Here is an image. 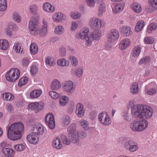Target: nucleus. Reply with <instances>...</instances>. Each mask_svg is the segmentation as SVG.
<instances>
[{
    "instance_id": "f704fd0d",
    "label": "nucleus",
    "mask_w": 157,
    "mask_h": 157,
    "mask_svg": "<svg viewBox=\"0 0 157 157\" xmlns=\"http://www.w3.org/2000/svg\"><path fill=\"white\" fill-rule=\"evenodd\" d=\"M137 83L136 82H134L132 84L131 88L130 89L131 93L135 94L137 93Z\"/></svg>"
},
{
    "instance_id": "7ed1b4c3",
    "label": "nucleus",
    "mask_w": 157,
    "mask_h": 157,
    "mask_svg": "<svg viewBox=\"0 0 157 157\" xmlns=\"http://www.w3.org/2000/svg\"><path fill=\"white\" fill-rule=\"evenodd\" d=\"M138 117L148 119L152 117L153 110L149 106L144 104L138 105Z\"/></svg>"
},
{
    "instance_id": "4d7b16f0",
    "label": "nucleus",
    "mask_w": 157,
    "mask_h": 157,
    "mask_svg": "<svg viewBox=\"0 0 157 157\" xmlns=\"http://www.w3.org/2000/svg\"><path fill=\"white\" fill-rule=\"evenodd\" d=\"M131 9L136 13H137V3L136 2L131 4L130 6Z\"/></svg>"
},
{
    "instance_id": "2f4dec72",
    "label": "nucleus",
    "mask_w": 157,
    "mask_h": 157,
    "mask_svg": "<svg viewBox=\"0 0 157 157\" xmlns=\"http://www.w3.org/2000/svg\"><path fill=\"white\" fill-rule=\"evenodd\" d=\"M64 31L63 27L62 25H59L56 27L55 32L57 34L61 35L63 33Z\"/></svg>"
},
{
    "instance_id": "e433bc0d",
    "label": "nucleus",
    "mask_w": 157,
    "mask_h": 157,
    "mask_svg": "<svg viewBox=\"0 0 157 157\" xmlns=\"http://www.w3.org/2000/svg\"><path fill=\"white\" fill-rule=\"evenodd\" d=\"M28 78L26 77L21 78L19 80L18 83V85L19 87L25 85L28 82Z\"/></svg>"
},
{
    "instance_id": "412c9836",
    "label": "nucleus",
    "mask_w": 157,
    "mask_h": 157,
    "mask_svg": "<svg viewBox=\"0 0 157 157\" xmlns=\"http://www.w3.org/2000/svg\"><path fill=\"white\" fill-rule=\"evenodd\" d=\"M124 6V4L123 3L115 6L112 9L113 12L115 13H118L123 9Z\"/></svg>"
},
{
    "instance_id": "774afa93",
    "label": "nucleus",
    "mask_w": 157,
    "mask_h": 157,
    "mask_svg": "<svg viewBox=\"0 0 157 157\" xmlns=\"http://www.w3.org/2000/svg\"><path fill=\"white\" fill-rule=\"evenodd\" d=\"M97 113L96 112L93 111L90 113V118L92 119H94L96 117Z\"/></svg>"
},
{
    "instance_id": "8fccbe9b",
    "label": "nucleus",
    "mask_w": 157,
    "mask_h": 157,
    "mask_svg": "<svg viewBox=\"0 0 157 157\" xmlns=\"http://www.w3.org/2000/svg\"><path fill=\"white\" fill-rule=\"evenodd\" d=\"M157 0H148V3L151 6L157 9Z\"/></svg>"
},
{
    "instance_id": "338daca9",
    "label": "nucleus",
    "mask_w": 157,
    "mask_h": 157,
    "mask_svg": "<svg viewBox=\"0 0 157 157\" xmlns=\"http://www.w3.org/2000/svg\"><path fill=\"white\" fill-rule=\"evenodd\" d=\"M137 149V146L135 144V143L131 145L130 148L128 149L130 151L134 152L136 151Z\"/></svg>"
},
{
    "instance_id": "423d86ee",
    "label": "nucleus",
    "mask_w": 157,
    "mask_h": 157,
    "mask_svg": "<svg viewBox=\"0 0 157 157\" xmlns=\"http://www.w3.org/2000/svg\"><path fill=\"white\" fill-rule=\"evenodd\" d=\"M20 75L19 69L12 68L6 73V77L7 80L13 82L18 78Z\"/></svg>"
},
{
    "instance_id": "de8ad7c7",
    "label": "nucleus",
    "mask_w": 157,
    "mask_h": 157,
    "mask_svg": "<svg viewBox=\"0 0 157 157\" xmlns=\"http://www.w3.org/2000/svg\"><path fill=\"white\" fill-rule=\"evenodd\" d=\"M144 25V22L143 21L140 20L138 21V32L143 29Z\"/></svg>"
},
{
    "instance_id": "bf43d9fd",
    "label": "nucleus",
    "mask_w": 157,
    "mask_h": 157,
    "mask_svg": "<svg viewBox=\"0 0 157 157\" xmlns=\"http://www.w3.org/2000/svg\"><path fill=\"white\" fill-rule=\"evenodd\" d=\"M132 51V56L134 57H137V46H134Z\"/></svg>"
},
{
    "instance_id": "1a4fd4ad",
    "label": "nucleus",
    "mask_w": 157,
    "mask_h": 157,
    "mask_svg": "<svg viewBox=\"0 0 157 157\" xmlns=\"http://www.w3.org/2000/svg\"><path fill=\"white\" fill-rule=\"evenodd\" d=\"M46 124L51 129H54L55 126V121L54 116L52 113H49L46 117Z\"/></svg>"
},
{
    "instance_id": "4c0bfd02",
    "label": "nucleus",
    "mask_w": 157,
    "mask_h": 157,
    "mask_svg": "<svg viewBox=\"0 0 157 157\" xmlns=\"http://www.w3.org/2000/svg\"><path fill=\"white\" fill-rule=\"evenodd\" d=\"M157 27V25L155 23H152L150 24L147 29V31L149 33H151L152 30L155 29Z\"/></svg>"
},
{
    "instance_id": "09e8293b",
    "label": "nucleus",
    "mask_w": 157,
    "mask_h": 157,
    "mask_svg": "<svg viewBox=\"0 0 157 157\" xmlns=\"http://www.w3.org/2000/svg\"><path fill=\"white\" fill-rule=\"evenodd\" d=\"M62 16V13H56L53 17V19L54 21L57 22L60 21V17L61 16Z\"/></svg>"
},
{
    "instance_id": "0eeeda50",
    "label": "nucleus",
    "mask_w": 157,
    "mask_h": 157,
    "mask_svg": "<svg viewBox=\"0 0 157 157\" xmlns=\"http://www.w3.org/2000/svg\"><path fill=\"white\" fill-rule=\"evenodd\" d=\"M98 118L100 122L104 125H108L111 123L109 116L106 112H104L100 113L98 115Z\"/></svg>"
},
{
    "instance_id": "6e6552de",
    "label": "nucleus",
    "mask_w": 157,
    "mask_h": 157,
    "mask_svg": "<svg viewBox=\"0 0 157 157\" xmlns=\"http://www.w3.org/2000/svg\"><path fill=\"white\" fill-rule=\"evenodd\" d=\"M44 104L42 102H34L29 104L28 106L29 110H33L37 113L41 111L44 108Z\"/></svg>"
},
{
    "instance_id": "5701e85b",
    "label": "nucleus",
    "mask_w": 157,
    "mask_h": 157,
    "mask_svg": "<svg viewBox=\"0 0 157 157\" xmlns=\"http://www.w3.org/2000/svg\"><path fill=\"white\" fill-rule=\"evenodd\" d=\"M30 51L32 54H36L38 52V48L37 45L35 43H33L31 44Z\"/></svg>"
},
{
    "instance_id": "f03ea898",
    "label": "nucleus",
    "mask_w": 157,
    "mask_h": 157,
    "mask_svg": "<svg viewBox=\"0 0 157 157\" xmlns=\"http://www.w3.org/2000/svg\"><path fill=\"white\" fill-rule=\"evenodd\" d=\"M31 128L34 132L27 136V140L29 143L36 144L39 141L38 135L43 133V127L41 124L35 123L32 125Z\"/></svg>"
},
{
    "instance_id": "49530a36",
    "label": "nucleus",
    "mask_w": 157,
    "mask_h": 157,
    "mask_svg": "<svg viewBox=\"0 0 157 157\" xmlns=\"http://www.w3.org/2000/svg\"><path fill=\"white\" fill-rule=\"evenodd\" d=\"M47 33V28L43 27L42 29L39 32V33L40 36L43 37L45 36Z\"/></svg>"
},
{
    "instance_id": "20e7f679",
    "label": "nucleus",
    "mask_w": 157,
    "mask_h": 157,
    "mask_svg": "<svg viewBox=\"0 0 157 157\" xmlns=\"http://www.w3.org/2000/svg\"><path fill=\"white\" fill-rule=\"evenodd\" d=\"M68 137L71 142L75 143L79 140L78 132L76 130V126L75 124H72L67 129Z\"/></svg>"
},
{
    "instance_id": "72a5a7b5",
    "label": "nucleus",
    "mask_w": 157,
    "mask_h": 157,
    "mask_svg": "<svg viewBox=\"0 0 157 157\" xmlns=\"http://www.w3.org/2000/svg\"><path fill=\"white\" fill-rule=\"evenodd\" d=\"M131 113L133 117L135 118L137 117V105H134L132 107Z\"/></svg>"
},
{
    "instance_id": "c03bdc74",
    "label": "nucleus",
    "mask_w": 157,
    "mask_h": 157,
    "mask_svg": "<svg viewBox=\"0 0 157 157\" xmlns=\"http://www.w3.org/2000/svg\"><path fill=\"white\" fill-rule=\"evenodd\" d=\"M151 60V57L149 56H146L144 58H142L140 60L139 64H142L143 63H149Z\"/></svg>"
},
{
    "instance_id": "c85d7f7f",
    "label": "nucleus",
    "mask_w": 157,
    "mask_h": 157,
    "mask_svg": "<svg viewBox=\"0 0 157 157\" xmlns=\"http://www.w3.org/2000/svg\"><path fill=\"white\" fill-rule=\"evenodd\" d=\"M57 64L58 65L61 66H68L69 64V61L64 58L59 59L57 61Z\"/></svg>"
},
{
    "instance_id": "f8f14e48",
    "label": "nucleus",
    "mask_w": 157,
    "mask_h": 157,
    "mask_svg": "<svg viewBox=\"0 0 157 157\" xmlns=\"http://www.w3.org/2000/svg\"><path fill=\"white\" fill-rule=\"evenodd\" d=\"M63 87L64 91L67 92L72 93L74 91L73 83L71 81L66 82Z\"/></svg>"
},
{
    "instance_id": "473e14b6",
    "label": "nucleus",
    "mask_w": 157,
    "mask_h": 157,
    "mask_svg": "<svg viewBox=\"0 0 157 157\" xmlns=\"http://www.w3.org/2000/svg\"><path fill=\"white\" fill-rule=\"evenodd\" d=\"M144 41L146 44H151L154 43L155 40L152 37H146L144 38Z\"/></svg>"
},
{
    "instance_id": "ea45409f",
    "label": "nucleus",
    "mask_w": 157,
    "mask_h": 157,
    "mask_svg": "<svg viewBox=\"0 0 157 157\" xmlns=\"http://www.w3.org/2000/svg\"><path fill=\"white\" fill-rule=\"evenodd\" d=\"M14 148L18 151H22L25 149V146L22 144H17L14 146Z\"/></svg>"
},
{
    "instance_id": "393cba45",
    "label": "nucleus",
    "mask_w": 157,
    "mask_h": 157,
    "mask_svg": "<svg viewBox=\"0 0 157 157\" xmlns=\"http://www.w3.org/2000/svg\"><path fill=\"white\" fill-rule=\"evenodd\" d=\"M17 27L16 25L15 24L13 25L12 24H10L9 25L8 28L6 30V33L7 35L11 36L12 35V33L10 30L12 29L15 31L17 30Z\"/></svg>"
},
{
    "instance_id": "f257e3e1",
    "label": "nucleus",
    "mask_w": 157,
    "mask_h": 157,
    "mask_svg": "<svg viewBox=\"0 0 157 157\" xmlns=\"http://www.w3.org/2000/svg\"><path fill=\"white\" fill-rule=\"evenodd\" d=\"M23 124L21 122L14 123L11 125L8 130V138L13 140H19L21 137V134L24 131Z\"/></svg>"
},
{
    "instance_id": "a19ab883",
    "label": "nucleus",
    "mask_w": 157,
    "mask_h": 157,
    "mask_svg": "<svg viewBox=\"0 0 157 157\" xmlns=\"http://www.w3.org/2000/svg\"><path fill=\"white\" fill-rule=\"evenodd\" d=\"M137 121H134L130 126V128L134 131H137Z\"/></svg>"
},
{
    "instance_id": "a878e982",
    "label": "nucleus",
    "mask_w": 157,
    "mask_h": 157,
    "mask_svg": "<svg viewBox=\"0 0 157 157\" xmlns=\"http://www.w3.org/2000/svg\"><path fill=\"white\" fill-rule=\"evenodd\" d=\"M53 146L57 149H60L62 147L60 140L58 138H55L53 140Z\"/></svg>"
},
{
    "instance_id": "a211bd4d",
    "label": "nucleus",
    "mask_w": 157,
    "mask_h": 157,
    "mask_svg": "<svg viewBox=\"0 0 157 157\" xmlns=\"http://www.w3.org/2000/svg\"><path fill=\"white\" fill-rule=\"evenodd\" d=\"M98 3L99 4L98 15L100 16L105 11V6L103 0H99Z\"/></svg>"
},
{
    "instance_id": "7c9ffc66",
    "label": "nucleus",
    "mask_w": 157,
    "mask_h": 157,
    "mask_svg": "<svg viewBox=\"0 0 157 157\" xmlns=\"http://www.w3.org/2000/svg\"><path fill=\"white\" fill-rule=\"evenodd\" d=\"M69 101L68 98L66 96H62L59 100V103L62 106H65L67 104Z\"/></svg>"
},
{
    "instance_id": "2eb2a0df",
    "label": "nucleus",
    "mask_w": 157,
    "mask_h": 157,
    "mask_svg": "<svg viewBox=\"0 0 157 157\" xmlns=\"http://www.w3.org/2000/svg\"><path fill=\"white\" fill-rule=\"evenodd\" d=\"M121 32L124 36H130L132 34L130 28L127 26H124L122 27Z\"/></svg>"
},
{
    "instance_id": "864d4df0",
    "label": "nucleus",
    "mask_w": 157,
    "mask_h": 157,
    "mask_svg": "<svg viewBox=\"0 0 157 157\" xmlns=\"http://www.w3.org/2000/svg\"><path fill=\"white\" fill-rule=\"evenodd\" d=\"M76 74L77 76L78 77L81 76L83 72V69L82 67L77 68L75 70Z\"/></svg>"
},
{
    "instance_id": "aec40b11",
    "label": "nucleus",
    "mask_w": 157,
    "mask_h": 157,
    "mask_svg": "<svg viewBox=\"0 0 157 157\" xmlns=\"http://www.w3.org/2000/svg\"><path fill=\"white\" fill-rule=\"evenodd\" d=\"M41 94L40 90H33L30 93V96L31 98H35L39 97Z\"/></svg>"
},
{
    "instance_id": "6e6d98bb",
    "label": "nucleus",
    "mask_w": 157,
    "mask_h": 157,
    "mask_svg": "<svg viewBox=\"0 0 157 157\" xmlns=\"http://www.w3.org/2000/svg\"><path fill=\"white\" fill-rule=\"evenodd\" d=\"M94 38L92 37H90V36L88 37V39L86 40V44L87 46H90L92 44V41L94 40Z\"/></svg>"
},
{
    "instance_id": "37998d69",
    "label": "nucleus",
    "mask_w": 157,
    "mask_h": 157,
    "mask_svg": "<svg viewBox=\"0 0 157 157\" xmlns=\"http://www.w3.org/2000/svg\"><path fill=\"white\" fill-rule=\"evenodd\" d=\"M61 139L63 144L68 145L70 144L71 141L70 140H68L65 136L62 135Z\"/></svg>"
},
{
    "instance_id": "39448f33",
    "label": "nucleus",
    "mask_w": 157,
    "mask_h": 157,
    "mask_svg": "<svg viewBox=\"0 0 157 157\" xmlns=\"http://www.w3.org/2000/svg\"><path fill=\"white\" fill-rule=\"evenodd\" d=\"M39 20L32 17L29 22V29L30 33L34 36H36L38 33L40 29Z\"/></svg>"
},
{
    "instance_id": "bb28decb",
    "label": "nucleus",
    "mask_w": 157,
    "mask_h": 157,
    "mask_svg": "<svg viewBox=\"0 0 157 157\" xmlns=\"http://www.w3.org/2000/svg\"><path fill=\"white\" fill-rule=\"evenodd\" d=\"M89 32V30L88 29L82 30L78 35V37L82 39H85L88 37Z\"/></svg>"
},
{
    "instance_id": "f3484780",
    "label": "nucleus",
    "mask_w": 157,
    "mask_h": 157,
    "mask_svg": "<svg viewBox=\"0 0 157 157\" xmlns=\"http://www.w3.org/2000/svg\"><path fill=\"white\" fill-rule=\"evenodd\" d=\"M43 7L45 11L49 13L53 12L55 10L54 6L48 2L44 3L43 5Z\"/></svg>"
},
{
    "instance_id": "69168bd1",
    "label": "nucleus",
    "mask_w": 157,
    "mask_h": 157,
    "mask_svg": "<svg viewBox=\"0 0 157 157\" xmlns=\"http://www.w3.org/2000/svg\"><path fill=\"white\" fill-rule=\"evenodd\" d=\"M84 110L83 109V105L80 103H78L76 105V112H77L78 111H81V110Z\"/></svg>"
},
{
    "instance_id": "9d476101",
    "label": "nucleus",
    "mask_w": 157,
    "mask_h": 157,
    "mask_svg": "<svg viewBox=\"0 0 157 157\" xmlns=\"http://www.w3.org/2000/svg\"><path fill=\"white\" fill-rule=\"evenodd\" d=\"M108 40L110 42H114L119 37V34L116 30H112L107 34Z\"/></svg>"
},
{
    "instance_id": "4be33fe9",
    "label": "nucleus",
    "mask_w": 157,
    "mask_h": 157,
    "mask_svg": "<svg viewBox=\"0 0 157 157\" xmlns=\"http://www.w3.org/2000/svg\"><path fill=\"white\" fill-rule=\"evenodd\" d=\"M61 87V84L59 81L56 79L54 80L52 83L51 88L52 90L59 89Z\"/></svg>"
},
{
    "instance_id": "58836bf2",
    "label": "nucleus",
    "mask_w": 157,
    "mask_h": 157,
    "mask_svg": "<svg viewBox=\"0 0 157 157\" xmlns=\"http://www.w3.org/2000/svg\"><path fill=\"white\" fill-rule=\"evenodd\" d=\"M38 71V67L36 66L33 65L31 67L30 72L33 76H35Z\"/></svg>"
},
{
    "instance_id": "a18cd8bd",
    "label": "nucleus",
    "mask_w": 157,
    "mask_h": 157,
    "mask_svg": "<svg viewBox=\"0 0 157 157\" xmlns=\"http://www.w3.org/2000/svg\"><path fill=\"white\" fill-rule=\"evenodd\" d=\"M49 94L52 98L54 99L58 98L59 96V94L53 91H50Z\"/></svg>"
},
{
    "instance_id": "9b49d317",
    "label": "nucleus",
    "mask_w": 157,
    "mask_h": 157,
    "mask_svg": "<svg viewBox=\"0 0 157 157\" xmlns=\"http://www.w3.org/2000/svg\"><path fill=\"white\" fill-rule=\"evenodd\" d=\"M101 21L100 19L93 18L90 19V25L92 28L98 29L101 28Z\"/></svg>"
},
{
    "instance_id": "6ab92c4d",
    "label": "nucleus",
    "mask_w": 157,
    "mask_h": 157,
    "mask_svg": "<svg viewBox=\"0 0 157 157\" xmlns=\"http://www.w3.org/2000/svg\"><path fill=\"white\" fill-rule=\"evenodd\" d=\"M1 97L3 100L7 101H12L14 98L13 95L10 93H3L2 94Z\"/></svg>"
},
{
    "instance_id": "3c124183",
    "label": "nucleus",
    "mask_w": 157,
    "mask_h": 157,
    "mask_svg": "<svg viewBox=\"0 0 157 157\" xmlns=\"http://www.w3.org/2000/svg\"><path fill=\"white\" fill-rule=\"evenodd\" d=\"M13 20L17 22H19L21 20V17L17 13H14L13 15Z\"/></svg>"
},
{
    "instance_id": "c756f323",
    "label": "nucleus",
    "mask_w": 157,
    "mask_h": 157,
    "mask_svg": "<svg viewBox=\"0 0 157 157\" xmlns=\"http://www.w3.org/2000/svg\"><path fill=\"white\" fill-rule=\"evenodd\" d=\"M70 122V117L67 115L64 116L63 118L62 124L65 127L69 124Z\"/></svg>"
},
{
    "instance_id": "79ce46f5",
    "label": "nucleus",
    "mask_w": 157,
    "mask_h": 157,
    "mask_svg": "<svg viewBox=\"0 0 157 157\" xmlns=\"http://www.w3.org/2000/svg\"><path fill=\"white\" fill-rule=\"evenodd\" d=\"M71 17L73 19H77L80 18L81 14L78 12H72L70 14Z\"/></svg>"
},
{
    "instance_id": "5fc2aeb1",
    "label": "nucleus",
    "mask_w": 157,
    "mask_h": 157,
    "mask_svg": "<svg viewBox=\"0 0 157 157\" xmlns=\"http://www.w3.org/2000/svg\"><path fill=\"white\" fill-rule=\"evenodd\" d=\"M66 54V49L65 48L62 47H61L59 50L60 55L61 57L64 56Z\"/></svg>"
},
{
    "instance_id": "b1692460",
    "label": "nucleus",
    "mask_w": 157,
    "mask_h": 157,
    "mask_svg": "<svg viewBox=\"0 0 157 157\" xmlns=\"http://www.w3.org/2000/svg\"><path fill=\"white\" fill-rule=\"evenodd\" d=\"M9 47L8 43L6 40H0V48L3 50L7 49Z\"/></svg>"
},
{
    "instance_id": "c9c22d12",
    "label": "nucleus",
    "mask_w": 157,
    "mask_h": 157,
    "mask_svg": "<svg viewBox=\"0 0 157 157\" xmlns=\"http://www.w3.org/2000/svg\"><path fill=\"white\" fill-rule=\"evenodd\" d=\"M13 49L16 52L20 53L21 54L22 53L23 49L20 46V44L18 42L15 43L13 47Z\"/></svg>"
},
{
    "instance_id": "052dcab7",
    "label": "nucleus",
    "mask_w": 157,
    "mask_h": 157,
    "mask_svg": "<svg viewBox=\"0 0 157 157\" xmlns=\"http://www.w3.org/2000/svg\"><path fill=\"white\" fill-rule=\"evenodd\" d=\"M99 0H87V4L90 6H93L95 2L98 3Z\"/></svg>"
},
{
    "instance_id": "dca6fc26",
    "label": "nucleus",
    "mask_w": 157,
    "mask_h": 157,
    "mask_svg": "<svg viewBox=\"0 0 157 157\" xmlns=\"http://www.w3.org/2000/svg\"><path fill=\"white\" fill-rule=\"evenodd\" d=\"M2 152L6 155V157H13L15 153L13 149L8 148H3Z\"/></svg>"
},
{
    "instance_id": "ddd939ff",
    "label": "nucleus",
    "mask_w": 157,
    "mask_h": 157,
    "mask_svg": "<svg viewBox=\"0 0 157 157\" xmlns=\"http://www.w3.org/2000/svg\"><path fill=\"white\" fill-rule=\"evenodd\" d=\"M148 122L145 119L140 121L138 123V132H141L146 129L148 126Z\"/></svg>"
},
{
    "instance_id": "0e129e2a",
    "label": "nucleus",
    "mask_w": 157,
    "mask_h": 157,
    "mask_svg": "<svg viewBox=\"0 0 157 157\" xmlns=\"http://www.w3.org/2000/svg\"><path fill=\"white\" fill-rule=\"evenodd\" d=\"M53 60L52 59L48 57L46 58V63L48 65L51 66L53 65Z\"/></svg>"
},
{
    "instance_id": "603ef678",
    "label": "nucleus",
    "mask_w": 157,
    "mask_h": 157,
    "mask_svg": "<svg viewBox=\"0 0 157 157\" xmlns=\"http://www.w3.org/2000/svg\"><path fill=\"white\" fill-rule=\"evenodd\" d=\"M30 10L32 14L35 15L37 10V7L36 5H32L30 7Z\"/></svg>"
},
{
    "instance_id": "e2e57ef3",
    "label": "nucleus",
    "mask_w": 157,
    "mask_h": 157,
    "mask_svg": "<svg viewBox=\"0 0 157 157\" xmlns=\"http://www.w3.org/2000/svg\"><path fill=\"white\" fill-rule=\"evenodd\" d=\"M83 126V128L85 130H87L88 129V126L87 121H82L80 123Z\"/></svg>"
},
{
    "instance_id": "680f3d73",
    "label": "nucleus",
    "mask_w": 157,
    "mask_h": 157,
    "mask_svg": "<svg viewBox=\"0 0 157 157\" xmlns=\"http://www.w3.org/2000/svg\"><path fill=\"white\" fill-rule=\"evenodd\" d=\"M71 62L72 65L74 67L76 66L78 64L77 59L74 56H72V59Z\"/></svg>"
},
{
    "instance_id": "4468645a",
    "label": "nucleus",
    "mask_w": 157,
    "mask_h": 157,
    "mask_svg": "<svg viewBox=\"0 0 157 157\" xmlns=\"http://www.w3.org/2000/svg\"><path fill=\"white\" fill-rule=\"evenodd\" d=\"M130 40L128 38L122 40L119 44L120 49L121 50L125 49L130 46Z\"/></svg>"
},
{
    "instance_id": "cd10ccee",
    "label": "nucleus",
    "mask_w": 157,
    "mask_h": 157,
    "mask_svg": "<svg viewBox=\"0 0 157 157\" xmlns=\"http://www.w3.org/2000/svg\"><path fill=\"white\" fill-rule=\"evenodd\" d=\"M90 37H92L94 39L97 40H98L101 36V33L98 30H95L90 35Z\"/></svg>"
},
{
    "instance_id": "13d9d810",
    "label": "nucleus",
    "mask_w": 157,
    "mask_h": 157,
    "mask_svg": "<svg viewBox=\"0 0 157 157\" xmlns=\"http://www.w3.org/2000/svg\"><path fill=\"white\" fill-rule=\"evenodd\" d=\"M29 61L28 59L27 58H25L23 59L22 62V64L23 67H26L28 66Z\"/></svg>"
}]
</instances>
